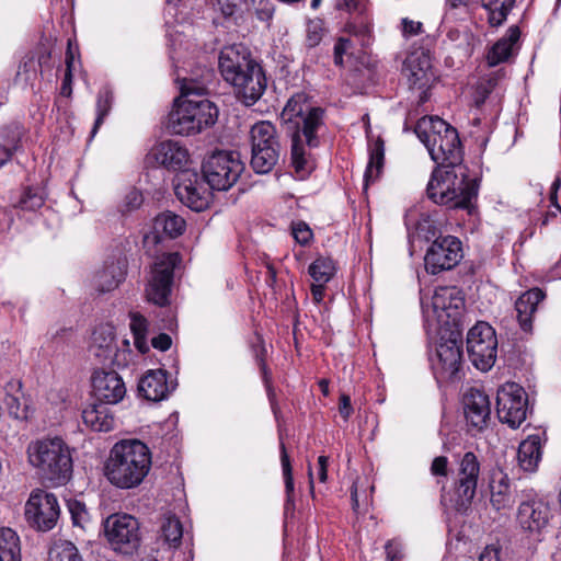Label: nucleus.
Returning a JSON list of instances; mask_svg holds the SVG:
<instances>
[{
  "label": "nucleus",
  "mask_w": 561,
  "mask_h": 561,
  "mask_svg": "<svg viewBox=\"0 0 561 561\" xmlns=\"http://www.w3.org/2000/svg\"><path fill=\"white\" fill-rule=\"evenodd\" d=\"M324 111L313 107L302 93L295 94L286 103L282 118L294 129L291 135V165L297 178L306 179L314 169V161L306 150L319 146L318 130L323 125Z\"/></svg>",
  "instance_id": "1"
},
{
  "label": "nucleus",
  "mask_w": 561,
  "mask_h": 561,
  "mask_svg": "<svg viewBox=\"0 0 561 561\" xmlns=\"http://www.w3.org/2000/svg\"><path fill=\"white\" fill-rule=\"evenodd\" d=\"M479 181L469 178L467 167H435L426 186L427 197L435 204L472 214L478 197Z\"/></svg>",
  "instance_id": "2"
},
{
  "label": "nucleus",
  "mask_w": 561,
  "mask_h": 561,
  "mask_svg": "<svg viewBox=\"0 0 561 561\" xmlns=\"http://www.w3.org/2000/svg\"><path fill=\"white\" fill-rule=\"evenodd\" d=\"M151 467V454L138 439L121 440L110 451L104 473L111 484L119 489L138 486Z\"/></svg>",
  "instance_id": "3"
},
{
  "label": "nucleus",
  "mask_w": 561,
  "mask_h": 561,
  "mask_svg": "<svg viewBox=\"0 0 561 561\" xmlns=\"http://www.w3.org/2000/svg\"><path fill=\"white\" fill-rule=\"evenodd\" d=\"M202 88L183 85L182 95L174 102L169 114V129L173 134L190 136L213 126L218 118V107L210 100L203 98Z\"/></svg>",
  "instance_id": "4"
},
{
  "label": "nucleus",
  "mask_w": 561,
  "mask_h": 561,
  "mask_svg": "<svg viewBox=\"0 0 561 561\" xmlns=\"http://www.w3.org/2000/svg\"><path fill=\"white\" fill-rule=\"evenodd\" d=\"M415 134L426 147L436 167H466L462 164L463 150L458 131L444 119L424 117L417 123Z\"/></svg>",
  "instance_id": "5"
},
{
  "label": "nucleus",
  "mask_w": 561,
  "mask_h": 561,
  "mask_svg": "<svg viewBox=\"0 0 561 561\" xmlns=\"http://www.w3.org/2000/svg\"><path fill=\"white\" fill-rule=\"evenodd\" d=\"M26 453L30 463L53 485H64L70 480L73 468L72 457L68 445L61 438L31 442Z\"/></svg>",
  "instance_id": "6"
},
{
  "label": "nucleus",
  "mask_w": 561,
  "mask_h": 561,
  "mask_svg": "<svg viewBox=\"0 0 561 561\" xmlns=\"http://www.w3.org/2000/svg\"><path fill=\"white\" fill-rule=\"evenodd\" d=\"M481 471V462L473 451L465 453L457 462L451 493L442 485L440 502L455 508L457 512L466 513L470 507L478 488Z\"/></svg>",
  "instance_id": "7"
},
{
  "label": "nucleus",
  "mask_w": 561,
  "mask_h": 561,
  "mask_svg": "<svg viewBox=\"0 0 561 561\" xmlns=\"http://www.w3.org/2000/svg\"><path fill=\"white\" fill-rule=\"evenodd\" d=\"M251 160L255 173H270L277 164L282 146L274 124L268 121L255 123L250 129Z\"/></svg>",
  "instance_id": "8"
},
{
  "label": "nucleus",
  "mask_w": 561,
  "mask_h": 561,
  "mask_svg": "<svg viewBox=\"0 0 561 561\" xmlns=\"http://www.w3.org/2000/svg\"><path fill=\"white\" fill-rule=\"evenodd\" d=\"M244 163L240 153L236 151L218 150L209 154L203 162V179L211 190L228 191L231 188L242 172Z\"/></svg>",
  "instance_id": "9"
},
{
  "label": "nucleus",
  "mask_w": 561,
  "mask_h": 561,
  "mask_svg": "<svg viewBox=\"0 0 561 561\" xmlns=\"http://www.w3.org/2000/svg\"><path fill=\"white\" fill-rule=\"evenodd\" d=\"M467 352L472 365L481 371L490 370L496 360L497 339L494 329L480 321L467 334Z\"/></svg>",
  "instance_id": "10"
},
{
  "label": "nucleus",
  "mask_w": 561,
  "mask_h": 561,
  "mask_svg": "<svg viewBox=\"0 0 561 561\" xmlns=\"http://www.w3.org/2000/svg\"><path fill=\"white\" fill-rule=\"evenodd\" d=\"M551 508L537 494H525L517 507L516 523L528 538L538 539L549 525Z\"/></svg>",
  "instance_id": "11"
},
{
  "label": "nucleus",
  "mask_w": 561,
  "mask_h": 561,
  "mask_svg": "<svg viewBox=\"0 0 561 561\" xmlns=\"http://www.w3.org/2000/svg\"><path fill=\"white\" fill-rule=\"evenodd\" d=\"M60 506L54 493L42 489L32 491L25 504L27 523L37 530L53 529L59 519Z\"/></svg>",
  "instance_id": "12"
},
{
  "label": "nucleus",
  "mask_w": 561,
  "mask_h": 561,
  "mask_svg": "<svg viewBox=\"0 0 561 561\" xmlns=\"http://www.w3.org/2000/svg\"><path fill=\"white\" fill-rule=\"evenodd\" d=\"M528 398L523 387L515 382H506L496 394V412L499 420L512 428H518L526 420Z\"/></svg>",
  "instance_id": "13"
},
{
  "label": "nucleus",
  "mask_w": 561,
  "mask_h": 561,
  "mask_svg": "<svg viewBox=\"0 0 561 561\" xmlns=\"http://www.w3.org/2000/svg\"><path fill=\"white\" fill-rule=\"evenodd\" d=\"M105 536L115 551L131 554L140 545L138 520L127 514L110 516L104 524Z\"/></svg>",
  "instance_id": "14"
},
{
  "label": "nucleus",
  "mask_w": 561,
  "mask_h": 561,
  "mask_svg": "<svg viewBox=\"0 0 561 561\" xmlns=\"http://www.w3.org/2000/svg\"><path fill=\"white\" fill-rule=\"evenodd\" d=\"M179 262L178 253L163 254L154 262L146 287V296L149 301L161 307L169 304L174 267Z\"/></svg>",
  "instance_id": "15"
},
{
  "label": "nucleus",
  "mask_w": 561,
  "mask_h": 561,
  "mask_svg": "<svg viewBox=\"0 0 561 561\" xmlns=\"http://www.w3.org/2000/svg\"><path fill=\"white\" fill-rule=\"evenodd\" d=\"M461 259V241L457 237L445 236L436 238L426 250L424 265L427 273L436 275L454 268Z\"/></svg>",
  "instance_id": "16"
},
{
  "label": "nucleus",
  "mask_w": 561,
  "mask_h": 561,
  "mask_svg": "<svg viewBox=\"0 0 561 561\" xmlns=\"http://www.w3.org/2000/svg\"><path fill=\"white\" fill-rule=\"evenodd\" d=\"M462 340L459 332H451L448 339L440 337L432 367L437 380L457 378L462 364Z\"/></svg>",
  "instance_id": "17"
},
{
  "label": "nucleus",
  "mask_w": 561,
  "mask_h": 561,
  "mask_svg": "<svg viewBox=\"0 0 561 561\" xmlns=\"http://www.w3.org/2000/svg\"><path fill=\"white\" fill-rule=\"evenodd\" d=\"M175 194L188 208L202 211L208 207L210 193L194 170H184L176 175Z\"/></svg>",
  "instance_id": "18"
},
{
  "label": "nucleus",
  "mask_w": 561,
  "mask_h": 561,
  "mask_svg": "<svg viewBox=\"0 0 561 561\" xmlns=\"http://www.w3.org/2000/svg\"><path fill=\"white\" fill-rule=\"evenodd\" d=\"M89 351L100 363L116 366L125 365L128 355L126 352L118 353L114 328L110 324H101L94 329Z\"/></svg>",
  "instance_id": "19"
},
{
  "label": "nucleus",
  "mask_w": 561,
  "mask_h": 561,
  "mask_svg": "<svg viewBox=\"0 0 561 561\" xmlns=\"http://www.w3.org/2000/svg\"><path fill=\"white\" fill-rule=\"evenodd\" d=\"M238 98L247 106L254 105L264 94L267 79L262 66L255 61L248 68L245 75H241L231 83Z\"/></svg>",
  "instance_id": "20"
},
{
  "label": "nucleus",
  "mask_w": 561,
  "mask_h": 561,
  "mask_svg": "<svg viewBox=\"0 0 561 561\" xmlns=\"http://www.w3.org/2000/svg\"><path fill=\"white\" fill-rule=\"evenodd\" d=\"M94 397L104 404H116L126 394V387L122 377L114 370H98L92 377Z\"/></svg>",
  "instance_id": "21"
},
{
  "label": "nucleus",
  "mask_w": 561,
  "mask_h": 561,
  "mask_svg": "<svg viewBox=\"0 0 561 561\" xmlns=\"http://www.w3.org/2000/svg\"><path fill=\"white\" fill-rule=\"evenodd\" d=\"M463 412L467 423L477 431H482L490 420L491 404L488 394L471 388L463 396Z\"/></svg>",
  "instance_id": "22"
},
{
  "label": "nucleus",
  "mask_w": 561,
  "mask_h": 561,
  "mask_svg": "<svg viewBox=\"0 0 561 561\" xmlns=\"http://www.w3.org/2000/svg\"><path fill=\"white\" fill-rule=\"evenodd\" d=\"M175 383L168 380V373L163 369L148 370L138 382L139 394L148 401L159 402L174 391Z\"/></svg>",
  "instance_id": "23"
},
{
  "label": "nucleus",
  "mask_w": 561,
  "mask_h": 561,
  "mask_svg": "<svg viewBox=\"0 0 561 561\" xmlns=\"http://www.w3.org/2000/svg\"><path fill=\"white\" fill-rule=\"evenodd\" d=\"M151 156L160 165L179 173L185 170L188 161L187 149L172 140L160 142L151 150Z\"/></svg>",
  "instance_id": "24"
},
{
  "label": "nucleus",
  "mask_w": 561,
  "mask_h": 561,
  "mask_svg": "<svg viewBox=\"0 0 561 561\" xmlns=\"http://www.w3.org/2000/svg\"><path fill=\"white\" fill-rule=\"evenodd\" d=\"M403 75L407 78L410 88L423 90L430 87L433 79L430 58L425 55L410 56L403 66Z\"/></svg>",
  "instance_id": "25"
},
{
  "label": "nucleus",
  "mask_w": 561,
  "mask_h": 561,
  "mask_svg": "<svg viewBox=\"0 0 561 561\" xmlns=\"http://www.w3.org/2000/svg\"><path fill=\"white\" fill-rule=\"evenodd\" d=\"M442 33L445 34L443 44L450 49H457L463 57L471 56L476 43L474 35L466 25L442 24Z\"/></svg>",
  "instance_id": "26"
},
{
  "label": "nucleus",
  "mask_w": 561,
  "mask_h": 561,
  "mask_svg": "<svg viewBox=\"0 0 561 561\" xmlns=\"http://www.w3.org/2000/svg\"><path fill=\"white\" fill-rule=\"evenodd\" d=\"M545 298V293L540 288H531L520 295L515 302V310L520 329L530 333L533 331V317L537 307Z\"/></svg>",
  "instance_id": "27"
},
{
  "label": "nucleus",
  "mask_w": 561,
  "mask_h": 561,
  "mask_svg": "<svg viewBox=\"0 0 561 561\" xmlns=\"http://www.w3.org/2000/svg\"><path fill=\"white\" fill-rule=\"evenodd\" d=\"M432 305L436 312L442 311L455 321L465 307V299L456 287H440L435 290Z\"/></svg>",
  "instance_id": "28"
},
{
  "label": "nucleus",
  "mask_w": 561,
  "mask_h": 561,
  "mask_svg": "<svg viewBox=\"0 0 561 561\" xmlns=\"http://www.w3.org/2000/svg\"><path fill=\"white\" fill-rule=\"evenodd\" d=\"M256 60L252 58L251 51L241 44L224 47L219 54L218 66L224 79H233V67L238 65H252Z\"/></svg>",
  "instance_id": "29"
},
{
  "label": "nucleus",
  "mask_w": 561,
  "mask_h": 561,
  "mask_svg": "<svg viewBox=\"0 0 561 561\" xmlns=\"http://www.w3.org/2000/svg\"><path fill=\"white\" fill-rule=\"evenodd\" d=\"M126 264L124 260H112L105 262L103 267L96 272L93 283L96 290L107 293L115 289L125 278Z\"/></svg>",
  "instance_id": "30"
},
{
  "label": "nucleus",
  "mask_w": 561,
  "mask_h": 561,
  "mask_svg": "<svg viewBox=\"0 0 561 561\" xmlns=\"http://www.w3.org/2000/svg\"><path fill=\"white\" fill-rule=\"evenodd\" d=\"M542 456V443L539 435H529L519 444L517 460L519 467L527 472H535Z\"/></svg>",
  "instance_id": "31"
},
{
  "label": "nucleus",
  "mask_w": 561,
  "mask_h": 561,
  "mask_svg": "<svg viewBox=\"0 0 561 561\" xmlns=\"http://www.w3.org/2000/svg\"><path fill=\"white\" fill-rule=\"evenodd\" d=\"M520 31L518 26H511L506 34L501 37L489 50L486 59L490 66H496L506 61L513 50L514 44L518 41Z\"/></svg>",
  "instance_id": "32"
},
{
  "label": "nucleus",
  "mask_w": 561,
  "mask_h": 561,
  "mask_svg": "<svg viewBox=\"0 0 561 561\" xmlns=\"http://www.w3.org/2000/svg\"><path fill=\"white\" fill-rule=\"evenodd\" d=\"M83 423L95 432H110L114 427V417L104 404H92L82 411Z\"/></svg>",
  "instance_id": "33"
},
{
  "label": "nucleus",
  "mask_w": 561,
  "mask_h": 561,
  "mask_svg": "<svg viewBox=\"0 0 561 561\" xmlns=\"http://www.w3.org/2000/svg\"><path fill=\"white\" fill-rule=\"evenodd\" d=\"M5 405L11 416L18 420H26L28 417V409L23 401L22 383L20 380H10L5 387Z\"/></svg>",
  "instance_id": "34"
},
{
  "label": "nucleus",
  "mask_w": 561,
  "mask_h": 561,
  "mask_svg": "<svg viewBox=\"0 0 561 561\" xmlns=\"http://www.w3.org/2000/svg\"><path fill=\"white\" fill-rule=\"evenodd\" d=\"M251 347H252V352L254 354L255 360L260 367L262 378H263L264 385L267 390V396H268L273 412L276 414L278 408L275 402V392L272 387V373L267 368V365L265 362L267 351H266L265 343L261 335H259V334L255 335V341L252 342Z\"/></svg>",
  "instance_id": "35"
},
{
  "label": "nucleus",
  "mask_w": 561,
  "mask_h": 561,
  "mask_svg": "<svg viewBox=\"0 0 561 561\" xmlns=\"http://www.w3.org/2000/svg\"><path fill=\"white\" fill-rule=\"evenodd\" d=\"M153 229L157 233L163 232L169 238H176L185 230V220L172 211H164L154 218Z\"/></svg>",
  "instance_id": "36"
},
{
  "label": "nucleus",
  "mask_w": 561,
  "mask_h": 561,
  "mask_svg": "<svg viewBox=\"0 0 561 561\" xmlns=\"http://www.w3.org/2000/svg\"><path fill=\"white\" fill-rule=\"evenodd\" d=\"M385 161V142L381 138L375 140L369 147V161L364 174L366 185L375 182L382 170Z\"/></svg>",
  "instance_id": "37"
},
{
  "label": "nucleus",
  "mask_w": 561,
  "mask_h": 561,
  "mask_svg": "<svg viewBox=\"0 0 561 561\" xmlns=\"http://www.w3.org/2000/svg\"><path fill=\"white\" fill-rule=\"evenodd\" d=\"M0 561H22L20 539L11 528H0Z\"/></svg>",
  "instance_id": "38"
},
{
  "label": "nucleus",
  "mask_w": 561,
  "mask_h": 561,
  "mask_svg": "<svg viewBox=\"0 0 561 561\" xmlns=\"http://www.w3.org/2000/svg\"><path fill=\"white\" fill-rule=\"evenodd\" d=\"M161 538L171 547H178L183 536V527L175 515H167L160 526Z\"/></svg>",
  "instance_id": "39"
},
{
  "label": "nucleus",
  "mask_w": 561,
  "mask_h": 561,
  "mask_svg": "<svg viewBox=\"0 0 561 561\" xmlns=\"http://www.w3.org/2000/svg\"><path fill=\"white\" fill-rule=\"evenodd\" d=\"M308 273L314 283L327 284L335 274V264L332 259L320 256L309 265Z\"/></svg>",
  "instance_id": "40"
},
{
  "label": "nucleus",
  "mask_w": 561,
  "mask_h": 561,
  "mask_svg": "<svg viewBox=\"0 0 561 561\" xmlns=\"http://www.w3.org/2000/svg\"><path fill=\"white\" fill-rule=\"evenodd\" d=\"M45 203V196L39 187L27 186L24 187L22 194L16 203L13 204L15 208L22 210L34 211L39 209Z\"/></svg>",
  "instance_id": "41"
},
{
  "label": "nucleus",
  "mask_w": 561,
  "mask_h": 561,
  "mask_svg": "<svg viewBox=\"0 0 561 561\" xmlns=\"http://www.w3.org/2000/svg\"><path fill=\"white\" fill-rule=\"evenodd\" d=\"M48 554L49 561H82L78 548L67 540L55 542Z\"/></svg>",
  "instance_id": "42"
},
{
  "label": "nucleus",
  "mask_w": 561,
  "mask_h": 561,
  "mask_svg": "<svg viewBox=\"0 0 561 561\" xmlns=\"http://www.w3.org/2000/svg\"><path fill=\"white\" fill-rule=\"evenodd\" d=\"M280 462L285 481L286 504L294 503V477L289 456L284 443H280Z\"/></svg>",
  "instance_id": "43"
},
{
  "label": "nucleus",
  "mask_w": 561,
  "mask_h": 561,
  "mask_svg": "<svg viewBox=\"0 0 561 561\" xmlns=\"http://www.w3.org/2000/svg\"><path fill=\"white\" fill-rule=\"evenodd\" d=\"M113 94L108 90L100 91L96 100V118L92 128V136H94L99 127L103 124L104 118L112 107Z\"/></svg>",
  "instance_id": "44"
},
{
  "label": "nucleus",
  "mask_w": 561,
  "mask_h": 561,
  "mask_svg": "<svg viewBox=\"0 0 561 561\" xmlns=\"http://www.w3.org/2000/svg\"><path fill=\"white\" fill-rule=\"evenodd\" d=\"M73 526L85 529L90 523V515L85 505L77 500H70L67 503Z\"/></svg>",
  "instance_id": "45"
},
{
  "label": "nucleus",
  "mask_w": 561,
  "mask_h": 561,
  "mask_svg": "<svg viewBox=\"0 0 561 561\" xmlns=\"http://www.w3.org/2000/svg\"><path fill=\"white\" fill-rule=\"evenodd\" d=\"M508 484L501 480L499 484L491 485V504L493 507L497 511L505 508L510 505L511 499H510V492H508Z\"/></svg>",
  "instance_id": "46"
},
{
  "label": "nucleus",
  "mask_w": 561,
  "mask_h": 561,
  "mask_svg": "<svg viewBox=\"0 0 561 561\" xmlns=\"http://www.w3.org/2000/svg\"><path fill=\"white\" fill-rule=\"evenodd\" d=\"M324 24L322 20H311L307 24L306 30V46L313 48L318 46L324 35Z\"/></svg>",
  "instance_id": "47"
},
{
  "label": "nucleus",
  "mask_w": 561,
  "mask_h": 561,
  "mask_svg": "<svg viewBox=\"0 0 561 561\" xmlns=\"http://www.w3.org/2000/svg\"><path fill=\"white\" fill-rule=\"evenodd\" d=\"M416 232L420 237L425 240H430L436 237L438 231L436 221L432 218L431 215H421L420 219L415 226Z\"/></svg>",
  "instance_id": "48"
},
{
  "label": "nucleus",
  "mask_w": 561,
  "mask_h": 561,
  "mask_svg": "<svg viewBox=\"0 0 561 561\" xmlns=\"http://www.w3.org/2000/svg\"><path fill=\"white\" fill-rule=\"evenodd\" d=\"M256 18L263 22H270L275 12V5L272 0H251Z\"/></svg>",
  "instance_id": "49"
},
{
  "label": "nucleus",
  "mask_w": 561,
  "mask_h": 561,
  "mask_svg": "<svg viewBox=\"0 0 561 561\" xmlns=\"http://www.w3.org/2000/svg\"><path fill=\"white\" fill-rule=\"evenodd\" d=\"M385 552L387 561H402L404 557L403 545L397 539H391L386 542Z\"/></svg>",
  "instance_id": "50"
},
{
  "label": "nucleus",
  "mask_w": 561,
  "mask_h": 561,
  "mask_svg": "<svg viewBox=\"0 0 561 561\" xmlns=\"http://www.w3.org/2000/svg\"><path fill=\"white\" fill-rule=\"evenodd\" d=\"M293 236L298 243L305 245L311 240L312 231L307 224L300 221L293 226Z\"/></svg>",
  "instance_id": "51"
},
{
  "label": "nucleus",
  "mask_w": 561,
  "mask_h": 561,
  "mask_svg": "<svg viewBox=\"0 0 561 561\" xmlns=\"http://www.w3.org/2000/svg\"><path fill=\"white\" fill-rule=\"evenodd\" d=\"M448 463L449 461L446 456H437L433 459L430 471L434 477L447 478Z\"/></svg>",
  "instance_id": "52"
},
{
  "label": "nucleus",
  "mask_w": 561,
  "mask_h": 561,
  "mask_svg": "<svg viewBox=\"0 0 561 561\" xmlns=\"http://www.w3.org/2000/svg\"><path fill=\"white\" fill-rule=\"evenodd\" d=\"M211 3L225 18L232 16L238 8V0H211Z\"/></svg>",
  "instance_id": "53"
},
{
  "label": "nucleus",
  "mask_w": 561,
  "mask_h": 561,
  "mask_svg": "<svg viewBox=\"0 0 561 561\" xmlns=\"http://www.w3.org/2000/svg\"><path fill=\"white\" fill-rule=\"evenodd\" d=\"M144 202L142 194L138 190H130L124 199V206L127 210H134L140 207Z\"/></svg>",
  "instance_id": "54"
},
{
  "label": "nucleus",
  "mask_w": 561,
  "mask_h": 561,
  "mask_svg": "<svg viewBox=\"0 0 561 561\" xmlns=\"http://www.w3.org/2000/svg\"><path fill=\"white\" fill-rule=\"evenodd\" d=\"M36 76V68H35V61L33 59H28L23 61L19 66V70L16 73L18 78H23L24 81H30L32 78Z\"/></svg>",
  "instance_id": "55"
},
{
  "label": "nucleus",
  "mask_w": 561,
  "mask_h": 561,
  "mask_svg": "<svg viewBox=\"0 0 561 561\" xmlns=\"http://www.w3.org/2000/svg\"><path fill=\"white\" fill-rule=\"evenodd\" d=\"M351 46V41L348 38L340 37L334 45V64L339 67L343 66V55L346 53L347 48Z\"/></svg>",
  "instance_id": "56"
},
{
  "label": "nucleus",
  "mask_w": 561,
  "mask_h": 561,
  "mask_svg": "<svg viewBox=\"0 0 561 561\" xmlns=\"http://www.w3.org/2000/svg\"><path fill=\"white\" fill-rule=\"evenodd\" d=\"M479 561H504L502 549L497 546H486L479 557Z\"/></svg>",
  "instance_id": "57"
},
{
  "label": "nucleus",
  "mask_w": 561,
  "mask_h": 561,
  "mask_svg": "<svg viewBox=\"0 0 561 561\" xmlns=\"http://www.w3.org/2000/svg\"><path fill=\"white\" fill-rule=\"evenodd\" d=\"M18 147L19 139H14L12 144L8 145L0 144V169L11 160Z\"/></svg>",
  "instance_id": "58"
},
{
  "label": "nucleus",
  "mask_w": 561,
  "mask_h": 561,
  "mask_svg": "<svg viewBox=\"0 0 561 561\" xmlns=\"http://www.w3.org/2000/svg\"><path fill=\"white\" fill-rule=\"evenodd\" d=\"M130 330L134 336L146 335L147 320L139 314H134L130 320Z\"/></svg>",
  "instance_id": "59"
},
{
  "label": "nucleus",
  "mask_w": 561,
  "mask_h": 561,
  "mask_svg": "<svg viewBox=\"0 0 561 561\" xmlns=\"http://www.w3.org/2000/svg\"><path fill=\"white\" fill-rule=\"evenodd\" d=\"M423 24L408 18L402 20V32L404 36H415L422 33Z\"/></svg>",
  "instance_id": "60"
},
{
  "label": "nucleus",
  "mask_w": 561,
  "mask_h": 561,
  "mask_svg": "<svg viewBox=\"0 0 561 561\" xmlns=\"http://www.w3.org/2000/svg\"><path fill=\"white\" fill-rule=\"evenodd\" d=\"M489 13V22L492 26H499L501 25L507 16V13L510 10H504L503 8H486Z\"/></svg>",
  "instance_id": "61"
},
{
  "label": "nucleus",
  "mask_w": 561,
  "mask_h": 561,
  "mask_svg": "<svg viewBox=\"0 0 561 561\" xmlns=\"http://www.w3.org/2000/svg\"><path fill=\"white\" fill-rule=\"evenodd\" d=\"M339 412L344 421L347 422L353 413V407L348 394L342 393L340 396Z\"/></svg>",
  "instance_id": "62"
},
{
  "label": "nucleus",
  "mask_w": 561,
  "mask_h": 561,
  "mask_svg": "<svg viewBox=\"0 0 561 561\" xmlns=\"http://www.w3.org/2000/svg\"><path fill=\"white\" fill-rule=\"evenodd\" d=\"M345 28L351 35L355 36H364L369 32L368 25L364 22H360L359 24L347 22Z\"/></svg>",
  "instance_id": "63"
},
{
  "label": "nucleus",
  "mask_w": 561,
  "mask_h": 561,
  "mask_svg": "<svg viewBox=\"0 0 561 561\" xmlns=\"http://www.w3.org/2000/svg\"><path fill=\"white\" fill-rule=\"evenodd\" d=\"M151 344L157 350L167 351L171 347L172 341L168 334L160 333L158 336L152 339Z\"/></svg>",
  "instance_id": "64"
}]
</instances>
